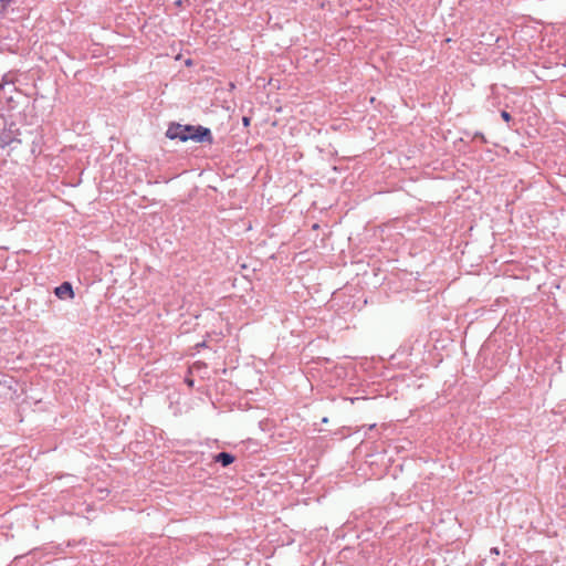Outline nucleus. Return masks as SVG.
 I'll return each mask as SVG.
<instances>
[{
  "instance_id": "4",
  "label": "nucleus",
  "mask_w": 566,
  "mask_h": 566,
  "mask_svg": "<svg viewBox=\"0 0 566 566\" xmlns=\"http://www.w3.org/2000/svg\"><path fill=\"white\" fill-rule=\"evenodd\" d=\"M15 140L14 134L10 130L0 133V147L4 148Z\"/></svg>"
},
{
  "instance_id": "6",
  "label": "nucleus",
  "mask_w": 566,
  "mask_h": 566,
  "mask_svg": "<svg viewBox=\"0 0 566 566\" xmlns=\"http://www.w3.org/2000/svg\"><path fill=\"white\" fill-rule=\"evenodd\" d=\"M501 117H502L505 122H507V123L512 119L511 114H510L509 112H506V111H502V112H501Z\"/></svg>"
},
{
  "instance_id": "8",
  "label": "nucleus",
  "mask_w": 566,
  "mask_h": 566,
  "mask_svg": "<svg viewBox=\"0 0 566 566\" xmlns=\"http://www.w3.org/2000/svg\"><path fill=\"white\" fill-rule=\"evenodd\" d=\"M490 553L493 554V555H499L500 551H499L497 547H493V548H491Z\"/></svg>"
},
{
  "instance_id": "2",
  "label": "nucleus",
  "mask_w": 566,
  "mask_h": 566,
  "mask_svg": "<svg viewBox=\"0 0 566 566\" xmlns=\"http://www.w3.org/2000/svg\"><path fill=\"white\" fill-rule=\"evenodd\" d=\"M54 294L61 300L72 298L74 296L72 284L70 282H63L55 287Z\"/></svg>"
},
{
  "instance_id": "11",
  "label": "nucleus",
  "mask_w": 566,
  "mask_h": 566,
  "mask_svg": "<svg viewBox=\"0 0 566 566\" xmlns=\"http://www.w3.org/2000/svg\"><path fill=\"white\" fill-rule=\"evenodd\" d=\"M4 83H0V90H3Z\"/></svg>"
},
{
  "instance_id": "1",
  "label": "nucleus",
  "mask_w": 566,
  "mask_h": 566,
  "mask_svg": "<svg viewBox=\"0 0 566 566\" xmlns=\"http://www.w3.org/2000/svg\"><path fill=\"white\" fill-rule=\"evenodd\" d=\"M169 139H179L180 142L193 140L196 143H213L211 130L203 126L182 125L171 123L166 132Z\"/></svg>"
},
{
  "instance_id": "5",
  "label": "nucleus",
  "mask_w": 566,
  "mask_h": 566,
  "mask_svg": "<svg viewBox=\"0 0 566 566\" xmlns=\"http://www.w3.org/2000/svg\"><path fill=\"white\" fill-rule=\"evenodd\" d=\"M14 1L15 0H0V17L4 15L8 6Z\"/></svg>"
},
{
  "instance_id": "10",
  "label": "nucleus",
  "mask_w": 566,
  "mask_h": 566,
  "mask_svg": "<svg viewBox=\"0 0 566 566\" xmlns=\"http://www.w3.org/2000/svg\"><path fill=\"white\" fill-rule=\"evenodd\" d=\"M375 427H376V424H375V423H374V424H370V426H369V430L374 429Z\"/></svg>"
},
{
  "instance_id": "7",
  "label": "nucleus",
  "mask_w": 566,
  "mask_h": 566,
  "mask_svg": "<svg viewBox=\"0 0 566 566\" xmlns=\"http://www.w3.org/2000/svg\"><path fill=\"white\" fill-rule=\"evenodd\" d=\"M473 138H479L482 143H488L486 138L484 137V135L480 132H476L474 135H473Z\"/></svg>"
},
{
  "instance_id": "9",
  "label": "nucleus",
  "mask_w": 566,
  "mask_h": 566,
  "mask_svg": "<svg viewBox=\"0 0 566 566\" xmlns=\"http://www.w3.org/2000/svg\"><path fill=\"white\" fill-rule=\"evenodd\" d=\"M242 122H243L244 126H249L250 125V118L249 117H243Z\"/></svg>"
},
{
  "instance_id": "3",
  "label": "nucleus",
  "mask_w": 566,
  "mask_h": 566,
  "mask_svg": "<svg viewBox=\"0 0 566 566\" xmlns=\"http://www.w3.org/2000/svg\"><path fill=\"white\" fill-rule=\"evenodd\" d=\"M235 460L234 455L228 452H220L214 457V461L220 463L222 467H228Z\"/></svg>"
}]
</instances>
